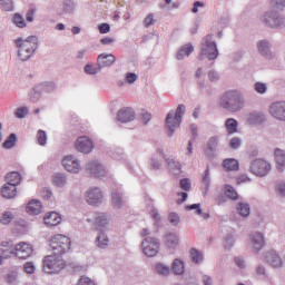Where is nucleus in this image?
<instances>
[{
	"label": "nucleus",
	"instance_id": "22",
	"mask_svg": "<svg viewBox=\"0 0 285 285\" xmlns=\"http://www.w3.org/2000/svg\"><path fill=\"white\" fill-rule=\"evenodd\" d=\"M275 161H276V168L279 173H284L285 170V153L282 149H275Z\"/></svg>",
	"mask_w": 285,
	"mask_h": 285
},
{
	"label": "nucleus",
	"instance_id": "37",
	"mask_svg": "<svg viewBox=\"0 0 285 285\" xmlns=\"http://www.w3.org/2000/svg\"><path fill=\"white\" fill-rule=\"evenodd\" d=\"M0 8L4 12H13L14 11V2H12V0H0Z\"/></svg>",
	"mask_w": 285,
	"mask_h": 285
},
{
	"label": "nucleus",
	"instance_id": "11",
	"mask_svg": "<svg viewBox=\"0 0 285 285\" xmlns=\"http://www.w3.org/2000/svg\"><path fill=\"white\" fill-rule=\"evenodd\" d=\"M268 114L275 121H285V100H277L269 105Z\"/></svg>",
	"mask_w": 285,
	"mask_h": 285
},
{
	"label": "nucleus",
	"instance_id": "49",
	"mask_svg": "<svg viewBox=\"0 0 285 285\" xmlns=\"http://www.w3.org/2000/svg\"><path fill=\"white\" fill-rule=\"evenodd\" d=\"M179 185H180L181 190H185V193L190 191V188H191L190 179L183 178V179H180Z\"/></svg>",
	"mask_w": 285,
	"mask_h": 285
},
{
	"label": "nucleus",
	"instance_id": "16",
	"mask_svg": "<svg viewBox=\"0 0 285 285\" xmlns=\"http://www.w3.org/2000/svg\"><path fill=\"white\" fill-rule=\"evenodd\" d=\"M117 119L120 124H128L135 121V109L130 107H125L118 110Z\"/></svg>",
	"mask_w": 285,
	"mask_h": 285
},
{
	"label": "nucleus",
	"instance_id": "43",
	"mask_svg": "<svg viewBox=\"0 0 285 285\" xmlns=\"http://www.w3.org/2000/svg\"><path fill=\"white\" fill-rule=\"evenodd\" d=\"M12 22L14 23V26H17V28H26L27 26L26 19L19 13L13 14Z\"/></svg>",
	"mask_w": 285,
	"mask_h": 285
},
{
	"label": "nucleus",
	"instance_id": "17",
	"mask_svg": "<svg viewBox=\"0 0 285 285\" xmlns=\"http://www.w3.org/2000/svg\"><path fill=\"white\" fill-rule=\"evenodd\" d=\"M117 58L112 53H100L97 58V66H99L100 70L104 68H110V66L115 65Z\"/></svg>",
	"mask_w": 285,
	"mask_h": 285
},
{
	"label": "nucleus",
	"instance_id": "4",
	"mask_svg": "<svg viewBox=\"0 0 285 285\" xmlns=\"http://www.w3.org/2000/svg\"><path fill=\"white\" fill-rule=\"evenodd\" d=\"M204 57H207L209 61H213L219 57V51L217 50V43L213 41V35H207L202 40L200 55L198 59L204 60Z\"/></svg>",
	"mask_w": 285,
	"mask_h": 285
},
{
	"label": "nucleus",
	"instance_id": "1",
	"mask_svg": "<svg viewBox=\"0 0 285 285\" xmlns=\"http://www.w3.org/2000/svg\"><path fill=\"white\" fill-rule=\"evenodd\" d=\"M219 106L226 112H230L232 115H237V112H242L246 107V98L244 97V92L237 89H229L225 91L219 99Z\"/></svg>",
	"mask_w": 285,
	"mask_h": 285
},
{
	"label": "nucleus",
	"instance_id": "34",
	"mask_svg": "<svg viewBox=\"0 0 285 285\" xmlns=\"http://www.w3.org/2000/svg\"><path fill=\"white\" fill-rule=\"evenodd\" d=\"M76 8H77V4H75L72 0H65L62 2V10L66 14H72Z\"/></svg>",
	"mask_w": 285,
	"mask_h": 285
},
{
	"label": "nucleus",
	"instance_id": "47",
	"mask_svg": "<svg viewBox=\"0 0 285 285\" xmlns=\"http://www.w3.org/2000/svg\"><path fill=\"white\" fill-rule=\"evenodd\" d=\"M52 181L55 186H63L66 184V176L63 174H56Z\"/></svg>",
	"mask_w": 285,
	"mask_h": 285
},
{
	"label": "nucleus",
	"instance_id": "44",
	"mask_svg": "<svg viewBox=\"0 0 285 285\" xmlns=\"http://www.w3.org/2000/svg\"><path fill=\"white\" fill-rule=\"evenodd\" d=\"M41 95H43V90L38 91L36 86L29 95L30 101H32V104H37V101L41 99Z\"/></svg>",
	"mask_w": 285,
	"mask_h": 285
},
{
	"label": "nucleus",
	"instance_id": "27",
	"mask_svg": "<svg viewBox=\"0 0 285 285\" xmlns=\"http://www.w3.org/2000/svg\"><path fill=\"white\" fill-rule=\"evenodd\" d=\"M7 184L11 186H19L21 184V174L17 171H11L6 175Z\"/></svg>",
	"mask_w": 285,
	"mask_h": 285
},
{
	"label": "nucleus",
	"instance_id": "61",
	"mask_svg": "<svg viewBox=\"0 0 285 285\" xmlns=\"http://www.w3.org/2000/svg\"><path fill=\"white\" fill-rule=\"evenodd\" d=\"M168 220L170 222V224H174V226H177V224H179V215L171 213L168 216Z\"/></svg>",
	"mask_w": 285,
	"mask_h": 285
},
{
	"label": "nucleus",
	"instance_id": "58",
	"mask_svg": "<svg viewBox=\"0 0 285 285\" xmlns=\"http://www.w3.org/2000/svg\"><path fill=\"white\" fill-rule=\"evenodd\" d=\"M98 30H99L100 35H108V32H110V24L101 23V24H99Z\"/></svg>",
	"mask_w": 285,
	"mask_h": 285
},
{
	"label": "nucleus",
	"instance_id": "38",
	"mask_svg": "<svg viewBox=\"0 0 285 285\" xmlns=\"http://www.w3.org/2000/svg\"><path fill=\"white\" fill-rule=\"evenodd\" d=\"M237 210L242 217H248V215H250V205L240 203L237 206Z\"/></svg>",
	"mask_w": 285,
	"mask_h": 285
},
{
	"label": "nucleus",
	"instance_id": "35",
	"mask_svg": "<svg viewBox=\"0 0 285 285\" xmlns=\"http://www.w3.org/2000/svg\"><path fill=\"white\" fill-rule=\"evenodd\" d=\"M95 149V146L91 144H77L76 145V150L78 153H82V155H88L89 153H92Z\"/></svg>",
	"mask_w": 285,
	"mask_h": 285
},
{
	"label": "nucleus",
	"instance_id": "28",
	"mask_svg": "<svg viewBox=\"0 0 285 285\" xmlns=\"http://www.w3.org/2000/svg\"><path fill=\"white\" fill-rule=\"evenodd\" d=\"M164 244L167 246V248H177L179 245V237L175 234H167L164 237Z\"/></svg>",
	"mask_w": 285,
	"mask_h": 285
},
{
	"label": "nucleus",
	"instance_id": "26",
	"mask_svg": "<svg viewBox=\"0 0 285 285\" xmlns=\"http://www.w3.org/2000/svg\"><path fill=\"white\" fill-rule=\"evenodd\" d=\"M266 261L274 268H279V266H282V258H279V255H277L275 252H269L266 255Z\"/></svg>",
	"mask_w": 285,
	"mask_h": 285
},
{
	"label": "nucleus",
	"instance_id": "6",
	"mask_svg": "<svg viewBox=\"0 0 285 285\" xmlns=\"http://www.w3.org/2000/svg\"><path fill=\"white\" fill-rule=\"evenodd\" d=\"M72 242L66 235L58 234L51 238L50 246L56 255H63L70 250Z\"/></svg>",
	"mask_w": 285,
	"mask_h": 285
},
{
	"label": "nucleus",
	"instance_id": "51",
	"mask_svg": "<svg viewBox=\"0 0 285 285\" xmlns=\"http://www.w3.org/2000/svg\"><path fill=\"white\" fill-rule=\"evenodd\" d=\"M37 139H38V144H47L48 135L43 130H38Z\"/></svg>",
	"mask_w": 285,
	"mask_h": 285
},
{
	"label": "nucleus",
	"instance_id": "54",
	"mask_svg": "<svg viewBox=\"0 0 285 285\" xmlns=\"http://www.w3.org/2000/svg\"><path fill=\"white\" fill-rule=\"evenodd\" d=\"M145 28H150V26H155V16L149 13L144 20Z\"/></svg>",
	"mask_w": 285,
	"mask_h": 285
},
{
	"label": "nucleus",
	"instance_id": "3",
	"mask_svg": "<svg viewBox=\"0 0 285 285\" xmlns=\"http://www.w3.org/2000/svg\"><path fill=\"white\" fill-rule=\"evenodd\" d=\"M184 115H186V105H178L175 112L169 111L167 114L166 129L168 131L169 137H173L176 130L180 128Z\"/></svg>",
	"mask_w": 285,
	"mask_h": 285
},
{
	"label": "nucleus",
	"instance_id": "12",
	"mask_svg": "<svg viewBox=\"0 0 285 285\" xmlns=\"http://www.w3.org/2000/svg\"><path fill=\"white\" fill-rule=\"evenodd\" d=\"M86 173H88L90 177H106V168L97 160H91L86 165Z\"/></svg>",
	"mask_w": 285,
	"mask_h": 285
},
{
	"label": "nucleus",
	"instance_id": "55",
	"mask_svg": "<svg viewBox=\"0 0 285 285\" xmlns=\"http://www.w3.org/2000/svg\"><path fill=\"white\" fill-rule=\"evenodd\" d=\"M35 12H37V9L29 8L26 13V21H28L29 23H32L35 21Z\"/></svg>",
	"mask_w": 285,
	"mask_h": 285
},
{
	"label": "nucleus",
	"instance_id": "41",
	"mask_svg": "<svg viewBox=\"0 0 285 285\" xmlns=\"http://www.w3.org/2000/svg\"><path fill=\"white\" fill-rule=\"evenodd\" d=\"M12 219H14V214H12V212H4L0 216V224L8 226V224H10L12 222Z\"/></svg>",
	"mask_w": 285,
	"mask_h": 285
},
{
	"label": "nucleus",
	"instance_id": "52",
	"mask_svg": "<svg viewBox=\"0 0 285 285\" xmlns=\"http://www.w3.org/2000/svg\"><path fill=\"white\" fill-rule=\"evenodd\" d=\"M125 79L127 83L132 85L135 81H137V79H139V76H137L135 72H127Z\"/></svg>",
	"mask_w": 285,
	"mask_h": 285
},
{
	"label": "nucleus",
	"instance_id": "30",
	"mask_svg": "<svg viewBox=\"0 0 285 285\" xmlns=\"http://www.w3.org/2000/svg\"><path fill=\"white\" fill-rule=\"evenodd\" d=\"M167 166L170 170V173H174L176 175H179L181 173V164L173 158H168L166 160Z\"/></svg>",
	"mask_w": 285,
	"mask_h": 285
},
{
	"label": "nucleus",
	"instance_id": "59",
	"mask_svg": "<svg viewBox=\"0 0 285 285\" xmlns=\"http://www.w3.org/2000/svg\"><path fill=\"white\" fill-rule=\"evenodd\" d=\"M250 181V177H248L246 174H243L237 177V185L239 186L240 184H248Z\"/></svg>",
	"mask_w": 285,
	"mask_h": 285
},
{
	"label": "nucleus",
	"instance_id": "46",
	"mask_svg": "<svg viewBox=\"0 0 285 285\" xmlns=\"http://www.w3.org/2000/svg\"><path fill=\"white\" fill-rule=\"evenodd\" d=\"M108 236H106L105 234H100L97 237V247L98 248H106V246H108Z\"/></svg>",
	"mask_w": 285,
	"mask_h": 285
},
{
	"label": "nucleus",
	"instance_id": "64",
	"mask_svg": "<svg viewBox=\"0 0 285 285\" xmlns=\"http://www.w3.org/2000/svg\"><path fill=\"white\" fill-rule=\"evenodd\" d=\"M208 78L212 80V81H219V72L215 71V70H210L208 72Z\"/></svg>",
	"mask_w": 285,
	"mask_h": 285
},
{
	"label": "nucleus",
	"instance_id": "42",
	"mask_svg": "<svg viewBox=\"0 0 285 285\" xmlns=\"http://www.w3.org/2000/svg\"><path fill=\"white\" fill-rule=\"evenodd\" d=\"M225 195L229 197V199H239V195L237 194V190H235V187L230 185L225 186Z\"/></svg>",
	"mask_w": 285,
	"mask_h": 285
},
{
	"label": "nucleus",
	"instance_id": "15",
	"mask_svg": "<svg viewBox=\"0 0 285 285\" xmlns=\"http://www.w3.org/2000/svg\"><path fill=\"white\" fill-rule=\"evenodd\" d=\"M271 48V41L268 40H261L257 42V50L262 57H265V59H275V52H273Z\"/></svg>",
	"mask_w": 285,
	"mask_h": 285
},
{
	"label": "nucleus",
	"instance_id": "40",
	"mask_svg": "<svg viewBox=\"0 0 285 285\" xmlns=\"http://www.w3.org/2000/svg\"><path fill=\"white\" fill-rule=\"evenodd\" d=\"M173 271L175 275H184V271H185L184 262L179 259L174 261Z\"/></svg>",
	"mask_w": 285,
	"mask_h": 285
},
{
	"label": "nucleus",
	"instance_id": "2",
	"mask_svg": "<svg viewBox=\"0 0 285 285\" xmlns=\"http://www.w3.org/2000/svg\"><path fill=\"white\" fill-rule=\"evenodd\" d=\"M16 48H18V57L20 61H29L35 57L37 50H39V38L36 36H29L27 39L18 38L14 40Z\"/></svg>",
	"mask_w": 285,
	"mask_h": 285
},
{
	"label": "nucleus",
	"instance_id": "10",
	"mask_svg": "<svg viewBox=\"0 0 285 285\" xmlns=\"http://www.w3.org/2000/svg\"><path fill=\"white\" fill-rule=\"evenodd\" d=\"M160 246L159 239L155 237H147L141 243L142 253L147 257H156L159 253Z\"/></svg>",
	"mask_w": 285,
	"mask_h": 285
},
{
	"label": "nucleus",
	"instance_id": "13",
	"mask_svg": "<svg viewBox=\"0 0 285 285\" xmlns=\"http://www.w3.org/2000/svg\"><path fill=\"white\" fill-rule=\"evenodd\" d=\"M62 166L69 173L77 174V173H80V170H81V163H79V160L77 158H75V156H72V155L66 156L62 159Z\"/></svg>",
	"mask_w": 285,
	"mask_h": 285
},
{
	"label": "nucleus",
	"instance_id": "39",
	"mask_svg": "<svg viewBox=\"0 0 285 285\" xmlns=\"http://www.w3.org/2000/svg\"><path fill=\"white\" fill-rule=\"evenodd\" d=\"M86 75H98V72H101V69H99V66H95L92 63H87L83 68Z\"/></svg>",
	"mask_w": 285,
	"mask_h": 285
},
{
	"label": "nucleus",
	"instance_id": "25",
	"mask_svg": "<svg viewBox=\"0 0 285 285\" xmlns=\"http://www.w3.org/2000/svg\"><path fill=\"white\" fill-rule=\"evenodd\" d=\"M195 51V47H193V45L188 43L185 45L183 47H180V49L177 52L176 58L178 59V61H181V59H184V57H190V53Z\"/></svg>",
	"mask_w": 285,
	"mask_h": 285
},
{
	"label": "nucleus",
	"instance_id": "57",
	"mask_svg": "<svg viewBox=\"0 0 285 285\" xmlns=\"http://www.w3.org/2000/svg\"><path fill=\"white\" fill-rule=\"evenodd\" d=\"M150 119H153V115L150 112H142L140 116V121L141 124H145V126L149 124Z\"/></svg>",
	"mask_w": 285,
	"mask_h": 285
},
{
	"label": "nucleus",
	"instance_id": "60",
	"mask_svg": "<svg viewBox=\"0 0 285 285\" xmlns=\"http://www.w3.org/2000/svg\"><path fill=\"white\" fill-rule=\"evenodd\" d=\"M78 285H95V282L92 279H90L89 277L82 276L78 281Z\"/></svg>",
	"mask_w": 285,
	"mask_h": 285
},
{
	"label": "nucleus",
	"instance_id": "9",
	"mask_svg": "<svg viewBox=\"0 0 285 285\" xmlns=\"http://www.w3.org/2000/svg\"><path fill=\"white\" fill-rule=\"evenodd\" d=\"M272 168L271 163L265 159L257 158L252 161L249 170L253 175H256V177H266V175L271 173Z\"/></svg>",
	"mask_w": 285,
	"mask_h": 285
},
{
	"label": "nucleus",
	"instance_id": "32",
	"mask_svg": "<svg viewBox=\"0 0 285 285\" xmlns=\"http://www.w3.org/2000/svg\"><path fill=\"white\" fill-rule=\"evenodd\" d=\"M53 92V90H57V85L55 82H42L40 85H37V91L38 92Z\"/></svg>",
	"mask_w": 285,
	"mask_h": 285
},
{
	"label": "nucleus",
	"instance_id": "14",
	"mask_svg": "<svg viewBox=\"0 0 285 285\" xmlns=\"http://www.w3.org/2000/svg\"><path fill=\"white\" fill-rule=\"evenodd\" d=\"M246 121L249 126H262L266 124V114L262 111H253L246 116Z\"/></svg>",
	"mask_w": 285,
	"mask_h": 285
},
{
	"label": "nucleus",
	"instance_id": "50",
	"mask_svg": "<svg viewBox=\"0 0 285 285\" xmlns=\"http://www.w3.org/2000/svg\"><path fill=\"white\" fill-rule=\"evenodd\" d=\"M275 191H276L277 195H279L281 197H285V183H284V181L276 183V185H275Z\"/></svg>",
	"mask_w": 285,
	"mask_h": 285
},
{
	"label": "nucleus",
	"instance_id": "21",
	"mask_svg": "<svg viewBox=\"0 0 285 285\" xmlns=\"http://www.w3.org/2000/svg\"><path fill=\"white\" fill-rule=\"evenodd\" d=\"M1 196L4 197V199H14V197H17V187L6 183L1 187Z\"/></svg>",
	"mask_w": 285,
	"mask_h": 285
},
{
	"label": "nucleus",
	"instance_id": "8",
	"mask_svg": "<svg viewBox=\"0 0 285 285\" xmlns=\"http://www.w3.org/2000/svg\"><path fill=\"white\" fill-rule=\"evenodd\" d=\"M263 21L269 28H284V26H285L284 14H282L277 10H271V11L265 12L263 14Z\"/></svg>",
	"mask_w": 285,
	"mask_h": 285
},
{
	"label": "nucleus",
	"instance_id": "48",
	"mask_svg": "<svg viewBox=\"0 0 285 285\" xmlns=\"http://www.w3.org/2000/svg\"><path fill=\"white\" fill-rule=\"evenodd\" d=\"M190 255H191V259L193 262H195V264H199V262H202L204 259V256L202 255V253H199V250L193 248L190 250Z\"/></svg>",
	"mask_w": 285,
	"mask_h": 285
},
{
	"label": "nucleus",
	"instance_id": "45",
	"mask_svg": "<svg viewBox=\"0 0 285 285\" xmlns=\"http://www.w3.org/2000/svg\"><path fill=\"white\" fill-rule=\"evenodd\" d=\"M28 112H29L28 107H19L14 111V117H17V119H26V117L28 116Z\"/></svg>",
	"mask_w": 285,
	"mask_h": 285
},
{
	"label": "nucleus",
	"instance_id": "29",
	"mask_svg": "<svg viewBox=\"0 0 285 285\" xmlns=\"http://www.w3.org/2000/svg\"><path fill=\"white\" fill-rule=\"evenodd\" d=\"M108 224V217L106 214L99 213L95 216V228L96 230H101Z\"/></svg>",
	"mask_w": 285,
	"mask_h": 285
},
{
	"label": "nucleus",
	"instance_id": "36",
	"mask_svg": "<svg viewBox=\"0 0 285 285\" xmlns=\"http://www.w3.org/2000/svg\"><path fill=\"white\" fill-rule=\"evenodd\" d=\"M254 90L257 95H266L268 92V85L266 82L257 81L254 83Z\"/></svg>",
	"mask_w": 285,
	"mask_h": 285
},
{
	"label": "nucleus",
	"instance_id": "20",
	"mask_svg": "<svg viewBox=\"0 0 285 285\" xmlns=\"http://www.w3.org/2000/svg\"><path fill=\"white\" fill-rule=\"evenodd\" d=\"M43 210V205L40 203V200L32 199L27 204L26 212L28 215H41V212Z\"/></svg>",
	"mask_w": 285,
	"mask_h": 285
},
{
	"label": "nucleus",
	"instance_id": "62",
	"mask_svg": "<svg viewBox=\"0 0 285 285\" xmlns=\"http://www.w3.org/2000/svg\"><path fill=\"white\" fill-rule=\"evenodd\" d=\"M24 272H27L29 275H32L35 273V264L31 262H28L24 264Z\"/></svg>",
	"mask_w": 285,
	"mask_h": 285
},
{
	"label": "nucleus",
	"instance_id": "23",
	"mask_svg": "<svg viewBox=\"0 0 285 285\" xmlns=\"http://www.w3.org/2000/svg\"><path fill=\"white\" fill-rule=\"evenodd\" d=\"M225 128L227 135H235L236 132H238L239 122L235 118H227L225 120Z\"/></svg>",
	"mask_w": 285,
	"mask_h": 285
},
{
	"label": "nucleus",
	"instance_id": "7",
	"mask_svg": "<svg viewBox=\"0 0 285 285\" xmlns=\"http://www.w3.org/2000/svg\"><path fill=\"white\" fill-rule=\"evenodd\" d=\"M2 248L13 250L12 255H16L19 259H28L32 255V246L28 243H19L16 247H12L9 242H2Z\"/></svg>",
	"mask_w": 285,
	"mask_h": 285
},
{
	"label": "nucleus",
	"instance_id": "33",
	"mask_svg": "<svg viewBox=\"0 0 285 285\" xmlns=\"http://www.w3.org/2000/svg\"><path fill=\"white\" fill-rule=\"evenodd\" d=\"M0 266L1 264H3V259H10V257H12V255H14V250L13 249H9L8 247H3L1 245L0 247Z\"/></svg>",
	"mask_w": 285,
	"mask_h": 285
},
{
	"label": "nucleus",
	"instance_id": "19",
	"mask_svg": "<svg viewBox=\"0 0 285 285\" xmlns=\"http://www.w3.org/2000/svg\"><path fill=\"white\" fill-rule=\"evenodd\" d=\"M46 226H59L61 224V215L57 212H49L43 217Z\"/></svg>",
	"mask_w": 285,
	"mask_h": 285
},
{
	"label": "nucleus",
	"instance_id": "56",
	"mask_svg": "<svg viewBox=\"0 0 285 285\" xmlns=\"http://www.w3.org/2000/svg\"><path fill=\"white\" fill-rule=\"evenodd\" d=\"M112 204L116 208H121V196L117 191L112 194Z\"/></svg>",
	"mask_w": 285,
	"mask_h": 285
},
{
	"label": "nucleus",
	"instance_id": "18",
	"mask_svg": "<svg viewBox=\"0 0 285 285\" xmlns=\"http://www.w3.org/2000/svg\"><path fill=\"white\" fill-rule=\"evenodd\" d=\"M104 195L101 194L100 188H92L87 191L86 199L91 205L99 204L101 202Z\"/></svg>",
	"mask_w": 285,
	"mask_h": 285
},
{
	"label": "nucleus",
	"instance_id": "24",
	"mask_svg": "<svg viewBox=\"0 0 285 285\" xmlns=\"http://www.w3.org/2000/svg\"><path fill=\"white\" fill-rule=\"evenodd\" d=\"M223 168H225L227 173L239 170V161L234 158H226L223 160Z\"/></svg>",
	"mask_w": 285,
	"mask_h": 285
},
{
	"label": "nucleus",
	"instance_id": "53",
	"mask_svg": "<svg viewBox=\"0 0 285 285\" xmlns=\"http://www.w3.org/2000/svg\"><path fill=\"white\" fill-rule=\"evenodd\" d=\"M156 271L159 275H168V273H170V267L158 264L156 265Z\"/></svg>",
	"mask_w": 285,
	"mask_h": 285
},
{
	"label": "nucleus",
	"instance_id": "63",
	"mask_svg": "<svg viewBox=\"0 0 285 285\" xmlns=\"http://www.w3.org/2000/svg\"><path fill=\"white\" fill-rule=\"evenodd\" d=\"M285 7V0H275L273 10H283Z\"/></svg>",
	"mask_w": 285,
	"mask_h": 285
},
{
	"label": "nucleus",
	"instance_id": "5",
	"mask_svg": "<svg viewBox=\"0 0 285 285\" xmlns=\"http://www.w3.org/2000/svg\"><path fill=\"white\" fill-rule=\"evenodd\" d=\"M66 268V261L61 258V254L46 256L43 259V269L49 274L61 273Z\"/></svg>",
	"mask_w": 285,
	"mask_h": 285
},
{
	"label": "nucleus",
	"instance_id": "31",
	"mask_svg": "<svg viewBox=\"0 0 285 285\" xmlns=\"http://www.w3.org/2000/svg\"><path fill=\"white\" fill-rule=\"evenodd\" d=\"M252 245L255 250H262L264 248V236L259 233L252 236Z\"/></svg>",
	"mask_w": 285,
	"mask_h": 285
}]
</instances>
